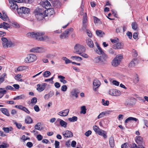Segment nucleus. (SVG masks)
<instances>
[{
    "mask_svg": "<svg viewBox=\"0 0 148 148\" xmlns=\"http://www.w3.org/2000/svg\"><path fill=\"white\" fill-rule=\"evenodd\" d=\"M45 33L42 32H32L27 34V37L34 38L40 41H48L50 39L47 36H45Z\"/></svg>",
    "mask_w": 148,
    "mask_h": 148,
    "instance_id": "f257e3e1",
    "label": "nucleus"
},
{
    "mask_svg": "<svg viewBox=\"0 0 148 148\" xmlns=\"http://www.w3.org/2000/svg\"><path fill=\"white\" fill-rule=\"evenodd\" d=\"M35 13L36 18L39 21L42 20L45 16H47L46 10L41 9L36 10Z\"/></svg>",
    "mask_w": 148,
    "mask_h": 148,
    "instance_id": "f03ea898",
    "label": "nucleus"
},
{
    "mask_svg": "<svg viewBox=\"0 0 148 148\" xmlns=\"http://www.w3.org/2000/svg\"><path fill=\"white\" fill-rule=\"evenodd\" d=\"M17 12L20 16L25 18L29 12V9L27 8L22 7L17 9Z\"/></svg>",
    "mask_w": 148,
    "mask_h": 148,
    "instance_id": "7ed1b4c3",
    "label": "nucleus"
},
{
    "mask_svg": "<svg viewBox=\"0 0 148 148\" xmlns=\"http://www.w3.org/2000/svg\"><path fill=\"white\" fill-rule=\"evenodd\" d=\"M37 57L34 54L30 53L27 55V57L25 59L26 62L30 63L33 62L36 60Z\"/></svg>",
    "mask_w": 148,
    "mask_h": 148,
    "instance_id": "20e7f679",
    "label": "nucleus"
},
{
    "mask_svg": "<svg viewBox=\"0 0 148 148\" xmlns=\"http://www.w3.org/2000/svg\"><path fill=\"white\" fill-rule=\"evenodd\" d=\"M85 51V47L82 45L79 44H76L74 47V53L80 54L82 52H84Z\"/></svg>",
    "mask_w": 148,
    "mask_h": 148,
    "instance_id": "39448f33",
    "label": "nucleus"
},
{
    "mask_svg": "<svg viewBox=\"0 0 148 148\" xmlns=\"http://www.w3.org/2000/svg\"><path fill=\"white\" fill-rule=\"evenodd\" d=\"M123 58V56L121 54L117 55L112 61V65L114 66H117L120 64Z\"/></svg>",
    "mask_w": 148,
    "mask_h": 148,
    "instance_id": "423d86ee",
    "label": "nucleus"
},
{
    "mask_svg": "<svg viewBox=\"0 0 148 148\" xmlns=\"http://www.w3.org/2000/svg\"><path fill=\"white\" fill-rule=\"evenodd\" d=\"M45 48L42 47H33L30 50V51L32 53H43L46 51Z\"/></svg>",
    "mask_w": 148,
    "mask_h": 148,
    "instance_id": "0eeeda50",
    "label": "nucleus"
},
{
    "mask_svg": "<svg viewBox=\"0 0 148 148\" xmlns=\"http://www.w3.org/2000/svg\"><path fill=\"white\" fill-rule=\"evenodd\" d=\"M73 29L72 28H70L66 30L60 36V38L61 39L66 38L68 36V34L70 32H72Z\"/></svg>",
    "mask_w": 148,
    "mask_h": 148,
    "instance_id": "6e6552de",
    "label": "nucleus"
},
{
    "mask_svg": "<svg viewBox=\"0 0 148 148\" xmlns=\"http://www.w3.org/2000/svg\"><path fill=\"white\" fill-rule=\"evenodd\" d=\"M100 85L99 81L97 79H94L93 82L92 88L93 90L96 91Z\"/></svg>",
    "mask_w": 148,
    "mask_h": 148,
    "instance_id": "1a4fd4ad",
    "label": "nucleus"
},
{
    "mask_svg": "<svg viewBox=\"0 0 148 148\" xmlns=\"http://www.w3.org/2000/svg\"><path fill=\"white\" fill-rule=\"evenodd\" d=\"M136 142L139 146H143L144 142L143 138L140 136H137L136 137Z\"/></svg>",
    "mask_w": 148,
    "mask_h": 148,
    "instance_id": "9d476101",
    "label": "nucleus"
},
{
    "mask_svg": "<svg viewBox=\"0 0 148 148\" xmlns=\"http://www.w3.org/2000/svg\"><path fill=\"white\" fill-rule=\"evenodd\" d=\"M109 94L112 96H118L120 95L121 92L120 91L116 89H111L109 92Z\"/></svg>",
    "mask_w": 148,
    "mask_h": 148,
    "instance_id": "9b49d317",
    "label": "nucleus"
},
{
    "mask_svg": "<svg viewBox=\"0 0 148 148\" xmlns=\"http://www.w3.org/2000/svg\"><path fill=\"white\" fill-rule=\"evenodd\" d=\"M47 85V84L46 83H43L42 84H38L37 85V90L39 92H41L45 89Z\"/></svg>",
    "mask_w": 148,
    "mask_h": 148,
    "instance_id": "f8f14e48",
    "label": "nucleus"
},
{
    "mask_svg": "<svg viewBox=\"0 0 148 148\" xmlns=\"http://www.w3.org/2000/svg\"><path fill=\"white\" fill-rule=\"evenodd\" d=\"M88 21L87 15L85 13L83 17V28L86 29L87 27V23Z\"/></svg>",
    "mask_w": 148,
    "mask_h": 148,
    "instance_id": "ddd939ff",
    "label": "nucleus"
},
{
    "mask_svg": "<svg viewBox=\"0 0 148 148\" xmlns=\"http://www.w3.org/2000/svg\"><path fill=\"white\" fill-rule=\"evenodd\" d=\"M62 134L64 137L68 138H71L73 136V133L69 130L63 132H62Z\"/></svg>",
    "mask_w": 148,
    "mask_h": 148,
    "instance_id": "4468645a",
    "label": "nucleus"
},
{
    "mask_svg": "<svg viewBox=\"0 0 148 148\" xmlns=\"http://www.w3.org/2000/svg\"><path fill=\"white\" fill-rule=\"evenodd\" d=\"M69 109H66L65 110H63L59 112L58 114V115L63 116H67L69 112Z\"/></svg>",
    "mask_w": 148,
    "mask_h": 148,
    "instance_id": "2eb2a0df",
    "label": "nucleus"
},
{
    "mask_svg": "<svg viewBox=\"0 0 148 148\" xmlns=\"http://www.w3.org/2000/svg\"><path fill=\"white\" fill-rule=\"evenodd\" d=\"M101 55L100 57L101 60V64L103 65L105 64V62L107 60L108 57L107 55L104 53Z\"/></svg>",
    "mask_w": 148,
    "mask_h": 148,
    "instance_id": "dca6fc26",
    "label": "nucleus"
},
{
    "mask_svg": "<svg viewBox=\"0 0 148 148\" xmlns=\"http://www.w3.org/2000/svg\"><path fill=\"white\" fill-rule=\"evenodd\" d=\"M97 47V49L95 50V51L96 53L97 54L100 55L104 53L103 51L102 50L101 48L99 47L98 43L96 42L95 43Z\"/></svg>",
    "mask_w": 148,
    "mask_h": 148,
    "instance_id": "f3484780",
    "label": "nucleus"
},
{
    "mask_svg": "<svg viewBox=\"0 0 148 148\" xmlns=\"http://www.w3.org/2000/svg\"><path fill=\"white\" fill-rule=\"evenodd\" d=\"M123 44L119 42L114 45L112 46V48L114 49H121L123 48Z\"/></svg>",
    "mask_w": 148,
    "mask_h": 148,
    "instance_id": "a211bd4d",
    "label": "nucleus"
},
{
    "mask_svg": "<svg viewBox=\"0 0 148 148\" xmlns=\"http://www.w3.org/2000/svg\"><path fill=\"white\" fill-rule=\"evenodd\" d=\"M79 92L77 90L75 89L72 90L71 92V96L73 97H75L76 98H77L78 97V94Z\"/></svg>",
    "mask_w": 148,
    "mask_h": 148,
    "instance_id": "6ab92c4d",
    "label": "nucleus"
},
{
    "mask_svg": "<svg viewBox=\"0 0 148 148\" xmlns=\"http://www.w3.org/2000/svg\"><path fill=\"white\" fill-rule=\"evenodd\" d=\"M6 45L7 46V47L4 48H7L8 47H14L15 45V44L14 42H12L10 40H8Z\"/></svg>",
    "mask_w": 148,
    "mask_h": 148,
    "instance_id": "aec40b11",
    "label": "nucleus"
},
{
    "mask_svg": "<svg viewBox=\"0 0 148 148\" xmlns=\"http://www.w3.org/2000/svg\"><path fill=\"white\" fill-rule=\"evenodd\" d=\"M43 6L46 9H50V7L51 6L50 3L49 2L47 1H46L43 2Z\"/></svg>",
    "mask_w": 148,
    "mask_h": 148,
    "instance_id": "412c9836",
    "label": "nucleus"
},
{
    "mask_svg": "<svg viewBox=\"0 0 148 148\" xmlns=\"http://www.w3.org/2000/svg\"><path fill=\"white\" fill-rule=\"evenodd\" d=\"M98 134L100 136H103L104 138H106L107 137L106 132L103 130H101Z\"/></svg>",
    "mask_w": 148,
    "mask_h": 148,
    "instance_id": "4be33fe9",
    "label": "nucleus"
},
{
    "mask_svg": "<svg viewBox=\"0 0 148 148\" xmlns=\"http://www.w3.org/2000/svg\"><path fill=\"white\" fill-rule=\"evenodd\" d=\"M96 33L98 36L100 37H103L105 34V33L103 31L99 30H96Z\"/></svg>",
    "mask_w": 148,
    "mask_h": 148,
    "instance_id": "5701e85b",
    "label": "nucleus"
},
{
    "mask_svg": "<svg viewBox=\"0 0 148 148\" xmlns=\"http://www.w3.org/2000/svg\"><path fill=\"white\" fill-rule=\"evenodd\" d=\"M137 121H138V120L137 119L135 118L130 117L128 118L125 120V123H127L130 121H134L136 122Z\"/></svg>",
    "mask_w": 148,
    "mask_h": 148,
    "instance_id": "b1692460",
    "label": "nucleus"
},
{
    "mask_svg": "<svg viewBox=\"0 0 148 148\" xmlns=\"http://www.w3.org/2000/svg\"><path fill=\"white\" fill-rule=\"evenodd\" d=\"M86 43L87 45L90 48H92L94 46V44L91 39L88 38L86 40Z\"/></svg>",
    "mask_w": 148,
    "mask_h": 148,
    "instance_id": "393cba45",
    "label": "nucleus"
},
{
    "mask_svg": "<svg viewBox=\"0 0 148 148\" xmlns=\"http://www.w3.org/2000/svg\"><path fill=\"white\" fill-rule=\"evenodd\" d=\"M57 121H60V124L61 126L64 128L66 127L67 124V123L60 119H58Z\"/></svg>",
    "mask_w": 148,
    "mask_h": 148,
    "instance_id": "a878e982",
    "label": "nucleus"
},
{
    "mask_svg": "<svg viewBox=\"0 0 148 148\" xmlns=\"http://www.w3.org/2000/svg\"><path fill=\"white\" fill-rule=\"evenodd\" d=\"M1 27L3 28L4 29H8L9 28H10V25L5 22H3L0 24Z\"/></svg>",
    "mask_w": 148,
    "mask_h": 148,
    "instance_id": "bb28decb",
    "label": "nucleus"
},
{
    "mask_svg": "<svg viewBox=\"0 0 148 148\" xmlns=\"http://www.w3.org/2000/svg\"><path fill=\"white\" fill-rule=\"evenodd\" d=\"M54 95V93L52 91H50L48 94L45 95L44 96V98L45 99H47L51 97Z\"/></svg>",
    "mask_w": 148,
    "mask_h": 148,
    "instance_id": "cd10ccee",
    "label": "nucleus"
},
{
    "mask_svg": "<svg viewBox=\"0 0 148 148\" xmlns=\"http://www.w3.org/2000/svg\"><path fill=\"white\" fill-rule=\"evenodd\" d=\"M0 110L2 113L8 116H9L10 115L9 111L7 109L1 108Z\"/></svg>",
    "mask_w": 148,
    "mask_h": 148,
    "instance_id": "c85d7f7f",
    "label": "nucleus"
},
{
    "mask_svg": "<svg viewBox=\"0 0 148 148\" xmlns=\"http://www.w3.org/2000/svg\"><path fill=\"white\" fill-rule=\"evenodd\" d=\"M137 62L136 59H134L132 60L130 62L129 64V67H134Z\"/></svg>",
    "mask_w": 148,
    "mask_h": 148,
    "instance_id": "c756f323",
    "label": "nucleus"
},
{
    "mask_svg": "<svg viewBox=\"0 0 148 148\" xmlns=\"http://www.w3.org/2000/svg\"><path fill=\"white\" fill-rule=\"evenodd\" d=\"M11 1L12 2V4H11V8L13 10L16 9L17 10V9L18 8V6L16 2L12 1Z\"/></svg>",
    "mask_w": 148,
    "mask_h": 148,
    "instance_id": "7c9ffc66",
    "label": "nucleus"
},
{
    "mask_svg": "<svg viewBox=\"0 0 148 148\" xmlns=\"http://www.w3.org/2000/svg\"><path fill=\"white\" fill-rule=\"evenodd\" d=\"M109 144L111 147H113L114 146V138L111 136L109 138Z\"/></svg>",
    "mask_w": 148,
    "mask_h": 148,
    "instance_id": "2f4dec72",
    "label": "nucleus"
},
{
    "mask_svg": "<svg viewBox=\"0 0 148 148\" xmlns=\"http://www.w3.org/2000/svg\"><path fill=\"white\" fill-rule=\"evenodd\" d=\"M1 40L2 41V45L4 48L6 47L7 46L6 45L8 40L6 38L2 37L1 38Z\"/></svg>",
    "mask_w": 148,
    "mask_h": 148,
    "instance_id": "473e14b6",
    "label": "nucleus"
},
{
    "mask_svg": "<svg viewBox=\"0 0 148 148\" xmlns=\"http://www.w3.org/2000/svg\"><path fill=\"white\" fill-rule=\"evenodd\" d=\"M58 77L60 79V82L63 84H65L67 83V81L64 79L65 78L64 77L60 75L58 76Z\"/></svg>",
    "mask_w": 148,
    "mask_h": 148,
    "instance_id": "72a5a7b5",
    "label": "nucleus"
},
{
    "mask_svg": "<svg viewBox=\"0 0 148 148\" xmlns=\"http://www.w3.org/2000/svg\"><path fill=\"white\" fill-rule=\"evenodd\" d=\"M51 75V72L49 71H44L43 73V76L45 78H47Z\"/></svg>",
    "mask_w": 148,
    "mask_h": 148,
    "instance_id": "f704fd0d",
    "label": "nucleus"
},
{
    "mask_svg": "<svg viewBox=\"0 0 148 148\" xmlns=\"http://www.w3.org/2000/svg\"><path fill=\"white\" fill-rule=\"evenodd\" d=\"M21 74H18L15 76L14 79L17 81L22 82L23 81V80L21 79Z\"/></svg>",
    "mask_w": 148,
    "mask_h": 148,
    "instance_id": "c9c22d12",
    "label": "nucleus"
},
{
    "mask_svg": "<svg viewBox=\"0 0 148 148\" xmlns=\"http://www.w3.org/2000/svg\"><path fill=\"white\" fill-rule=\"evenodd\" d=\"M71 58L72 59L75 60L79 62L81 61L82 60L81 57L79 56H73L71 57Z\"/></svg>",
    "mask_w": 148,
    "mask_h": 148,
    "instance_id": "e433bc0d",
    "label": "nucleus"
},
{
    "mask_svg": "<svg viewBox=\"0 0 148 148\" xmlns=\"http://www.w3.org/2000/svg\"><path fill=\"white\" fill-rule=\"evenodd\" d=\"M93 62L95 63H100L101 64V60L100 57H97L95 58L93 60Z\"/></svg>",
    "mask_w": 148,
    "mask_h": 148,
    "instance_id": "4c0bfd02",
    "label": "nucleus"
},
{
    "mask_svg": "<svg viewBox=\"0 0 148 148\" xmlns=\"http://www.w3.org/2000/svg\"><path fill=\"white\" fill-rule=\"evenodd\" d=\"M32 120L29 116L27 117L25 119V122L27 124H30L32 122Z\"/></svg>",
    "mask_w": 148,
    "mask_h": 148,
    "instance_id": "58836bf2",
    "label": "nucleus"
},
{
    "mask_svg": "<svg viewBox=\"0 0 148 148\" xmlns=\"http://www.w3.org/2000/svg\"><path fill=\"white\" fill-rule=\"evenodd\" d=\"M25 96L23 95L14 97L13 98V99L14 100L23 99L25 98Z\"/></svg>",
    "mask_w": 148,
    "mask_h": 148,
    "instance_id": "ea45409f",
    "label": "nucleus"
},
{
    "mask_svg": "<svg viewBox=\"0 0 148 148\" xmlns=\"http://www.w3.org/2000/svg\"><path fill=\"white\" fill-rule=\"evenodd\" d=\"M6 77V73L3 74L0 77V84L3 82L5 80V77Z\"/></svg>",
    "mask_w": 148,
    "mask_h": 148,
    "instance_id": "a19ab883",
    "label": "nucleus"
},
{
    "mask_svg": "<svg viewBox=\"0 0 148 148\" xmlns=\"http://www.w3.org/2000/svg\"><path fill=\"white\" fill-rule=\"evenodd\" d=\"M62 59L65 62V63L67 64L72 62V61L66 57H63Z\"/></svg>",
    "mask_w": 148,
    "mask_h": 148,
    "instance_id": "79ce46f5",
    "label": "nucleus"
},
{
    "mask_svg": "<svg viewBox=\"0 0 148 148\" xmlns=\"http://www.w3.org/2000/svg\"><path fill=\"white\" fill-rule=\"evenodd\" d=\"M3 16H1V18L5 21H7L9 20L8 17L7 16L6 13H3Z\"/></svg>",
    "mask_w": 148,
    "mask_h": 148,
    "instance_id": "37998d69",
    "label": "nucleus"
},
{
    "mask_svg": "<svg viewBox=\"0 0 148 148\" xmlns=\"http://www.w3.org/2000/svg\"><path fill=\"white\" fill-rule=\"evenodd\" d=\"M77 117L76 116H73L72 118H70L68 119V120L70 122H74L77 120Z\"/></svg>",
    "mask_w": 148,
    "mask_h": 148,
    "instance_id": "c03bdc74",
    "label": "nucleus"
},
{
    "mask_svg": "<svg viewBox=\"0 0 148 148\" xmlns=\"http://www.w3.org/2000/svg\"><path fill=\"white\" fill-rule=\"evenodd\" d=\"M93 129L96 133L97 134H98L99 132L101 130V129H100L96 125H95L93 127Z\"/></svg>",
    "mask_w": 148,
    "mask_h": 148,
    "instance_id": "a18cd8bd",
    "label": "nucleus"
},
{
    "mask_svg": "<svg viewBox=\"0 0 148 148\" xmlns=\"http://www.w3.org/2000/svg\"><path fill=\"white\" fill-rule=\"evenodd\" d=\"M37 100L36 98H33L31 100V104L33 105H35L37 102Z\"/></svg>",
    "mask_w": 148,
    "mask_h": 148,
    "instance_id": "49530a36",
    "label": "nucleus"
},
{
    "mask_svg": "<svg viewBox=\"0 0 148 148\" xmlns=\"http://www.w3.org/2000/svg\"><path fill=\"white\" fill-rule=\"evenodd\" d=\"M81 111L80 112L81 113H83L84 114H86V107L84 106H82L81 107Z\"/></svg>",
    "mask_w": 148,
    "mask_h": 148,
    "instance_id": "de8ad7c7",
    "label": "nucleus"
},
{
    "mask_svg": "<svg viewBox=\"0 0 148 148\" xmlns=\"http://www.w3.org/2000/svg\"><path fill=\"white\" fill-rule=\"evenodd\" d=\"M26 69V67L25 66H20L17 68V71H20L25 70Z\"/></svg>",
    "mask_w": 148,
    "mask_h": 148,
    "instance_id": "09e8293b",
    "label": "nucleus"
},
{
    "mask_svg": "<svg viewBox=\"0 0 148 148\" xmlns=\"http://www.w3.org/2000/svg\"><path fill=\"white\" fill-rule=\"evenodd\" d=\"M101 103L103 106H107L109 104V102L108 100H106L105 101V100L103 99H102Z\"/></svg>",
    "mask_w": 148,
    "mask_h": 148,
    "instance_id": "8fccbe9b",
    "label": "nucleus"
},
{
    "mask_svg": "<svg viewBox=\"0 0 148 148\" xmlns=\"http://www.w3.org/2000/svg\"><path fill=\"white\" fill-rule=\"evenodd\" d=\"M40 124H41L40 123H38L36 124L34 126L35 129L37 130H42V129L40 128Z\"/></svg>",
    "mask_w": 148,
    "mask_h": 148,
    "instance_id": "3c124183",
    "label": "nucleus"
},
{
    "mask_svg": "<svg viewBox=\"0 0 148 148\" xmlns=\"http://www.w3.org/2000/svg\"><path fill=\"white\" fill-rule=\"evenodd\" d=\"M131 148H145L143 146H139L138 147L136 145L135 143H132L131 145Z\"/></svg>",
    "mask_w": 148,
    "mask_h": 148,
    "instance_id": "603ef678",
    "label": "nucleus"
},
{
    "mask_svg": "<svg viewBox=\"0 0 148 148\" xmlns=\"http://www.w3.org/2000/svg\"><path fill=\"white\" fill-rule=\"evenodd\" d=\"M67 89V87L66 85H63L61 88V90L63 92H65Z\"/></svg>",
    "mask_w": 148,
    "mask_h": 148,
    "instance_id": "864d4df0",
    "label": "nucleus"
},
{
    "mask_svg": "<svg viewBox=\"0 0 148 148\" xmlns=\"http://www.w3.org/2000/svg\"><path fill=\"white\" fill-rule=\"evenodd\" d=\"M132 26L133 29L136 30L137 28V25L136 22H133L132 24Z\"/></svg>",
    "mask_w": 148,
    "mask_h": 148,
    "instance_id": "5fc2aeb1",
    "label": "nucleus"
},
{
    "mask_svg": "<svg viewBox=\"0 0 148 148\" xmlns=\"http://www.w3.org/2000/svg\"><path fill=\"white\" fill-rule=\"evenodd\" d=\"M106 112H103L100 114L98 116L97 118L99 119L103 117L105 114H106Z\"/></svg>",
    "mask_w": 148,
    "mask_h": 148,
    "instance_id": "6e6d98bb",
    "label": "nucleus"
},
{
    "mask_svg": "<svg viewBox=\"0 0 148 148\" xmlns=\"http://www.w3.org/2000/svg\"><path fill=\"white\" fill-rule=\"evenodd\" d=\"M135 77L134 79V82L135 83H137L139 81V78L138 77V76L137 74H136V76H135Z\"/></svg>",
    "mask_w": 148,
    "mask_h": 148,
    "instance_id": "4d7b16f0",
    "label": "nucleus"
},
{
    "mask_svg": "<svg viewBox=\"0 0 148 148\" xmlns=\"http://www.w3.org/2000/svg\"><path fill=\"white\" fill-rule=\"evenodd\" d=\"M59 144L60 142L57 140L55 141V148H59Z\"/></svg>",
    "mask_w": 148,
    "mask_h": 148,
    "instance_id": "13d9d810",
    "label": "nucleus"
},
{
    "mask_svg": "<svg viewBox=\"0 0 148 148\" xmlns=\"http://www.w3.org/2000/svg\"><path fill=\"white\" fill-rule=\"evenodd\" d=\"M79 54L85 58H87L88 57V56L87 54L84 53L83 52H82L80 53V54Z\"/></svg>",
    "mask_w": 148,
    "mask_h": 148,
    "instance_id": "bf43d9fd",
    "label": "nucleus"
},
{
    "mask_svg": "<svg viewBox=\"0 0 148 148\" xmlns=\"http://www.w3.org/2000/svg\"><path fill=\"white\" fill-rule=\"evenodd\" d=\"M34 109L36 112H38L40 111V109L38 105H36L34 106Z\"/></svg>",
    "mask_w": 148,
    "mask_h": 148,
    "instance_id": "052dcab7",
    "label": "nucleus"
},
{
    "mask_svg": "<svg viewBox=\"0 0 148 148\" xmlns=\"http://www.w3.org/2000/svg\"><path fill=\"white\" fill-rule=\"evenodd\" d=\"M91 133L92 132L91 131L88 130L85 133V135L87 136H88L91 134Z\"/></svg>",
    "mask_w": 148,
    "mask_h": 148,
    "instance_id": "680f3d73",
    "label": "nucleus"
},
{
    "mask_svg": "<svg viewBox=\"0 0 148 148\" xmlns=\"http://www.w3.org/2000/svg\"><path fill=\"white\" fill-rule=\"evenodd\" d=\"M112 83L113 85L116 86H118L119 84V83L116 80H113L112 82Z\"/></svg>",
    "mask_w": 148,
    "mask_h": 148,
    "instance_id": "e2e57ef3",
    "label": "nucleus"
},
{
    "mask_svg": "<svg viewBox=\"0 0 148 148\" xmlns=\"http://www.w3.org/2000/svg\"><path fill=\"white\" fill-rule=\"evenodd\" d=\"M15 107L16 108L22 110H23V108L24 107L21 105H16L15 106Z\"/></svg>",
    "mask_w": 148,
    "mask_h": 148,
    "instance_id": "0e129e2a",
    "label": "nucleus"
},
{
    "mask_svg": "<svg viewBox=\"0 0 148 148\" xmlns=\"http://www.w3.org/2000/svg\"><path fill=\"white\" fill-rule=\"evenodd\" d=\"M26 145L28 147L30 148L33 146V144L32 142H29L27 143Z\"/></svg>",
    "mask_w": 148,
    "mask_h": 148,
    "instance_id": "69168bd1",
    "label": "nucleus"
},
{
    "mask_svg": "<svg viewBox=\"0 0 148 148\" xmlns=\"http://www.w3.org/2000/svg\"><path fill=\"white\" fill-rule=\"evenodd\" d=\"M54 86L56 88H59L60 86V83L58 82H56L54 84Z\"/></svg>",
    "mask_w": 148,
    "mask_h": 148,
    "instance_id": "338daca9",
    "label": "nucleus"
},
{
    "mask_svg": "<svg viewBox=\"0 0 148 148\" xmlns=\"http://www.w3.org/2000/svg\"><path fill=\"white\" fill-rule=\"evenodd\" d=\"M2 129L4 130V131L7 133H9V128L8 127H3Z\"/></svg>",
    "mask_w": 148,
    "mask_h": 148,
    "instance_id": "774afa93",
    "label": "nucleus"
}]
</instances>
